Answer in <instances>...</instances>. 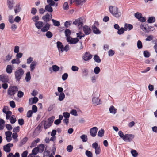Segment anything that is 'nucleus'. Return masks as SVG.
<instances>
[{
	"instance_id": "1",
	"label": "nucleus",
	"mask_w": 157,
	"mask_h": 157,
	"mask_svg": "<svg viewBox=\"0 0 157 157\" xmlns=\"http://www.w3.org/2000/svg\"><path fill=\"white\" fill-rule=\"evenodd\" d=\"M110 13L114 17L116 18L120 17L121 15V13L118 11V8L115 6H110L109 7Z\"/></svg>"
},
{
	"instance_id": "2",
	"label": "nucleus",
	"mask_w": 157,
	"mask_h": 157,
	"mask_svg": "<svg viewBox=\"0 0 157 157\" xmlns=\"http://www.w3.org/2000/svg\"><path fill=\"white\" fill-rule=\"evenodd\" d=\"M55 119V117L52 116L48 118V121H45L44 123V128L46 129L49 128L52 124Z\"/></svg>"
},
{
	"instance_id": "3",
	"label": "nucleus",
	"mask_w": 157,
	"mask_h": 157,
	"mask_svg": "<svg viewBox=\"0 0 157 157\" xmlns=\"http://www.w3.org/2000/svg\"><path fill=\"white\" fill-rule=\"evenodd\" d=\"M18 90V88L17 86H10L8 89V94L10 96H14Z\"/></svg>"
},
{
	"instance_id": "4",
	"label": "nucleus",
	"mask_w": 157,
	"mask_h": 157,
	"mask_svg": "<svg viewBox=\"0 0 157 157\" xmlns=\"http://www.w3.org/2000/svg\"><path fill=\"white\" fill-rule=\"evenodd\" d=\"M85 21V18L84 17H81L76 19L75 21H73V24L77 25L78 28L80 29L83 25V22Z\"/></svg>"
},
{
	"instance_id": "5",
	"label": "nucleus",
	"mask_w": 157,
	"mask_h": 157,
	"mask_svg": "<svg viewBox=\"0 0 157 157\" xmlns=\"http://www.w3.org/2000/svg\"><path fill=\"white\" fill-rule=\"evenodd\" d=\"M24 73L23 70L21 68H20L17 70L15 73V77L16 79L18 81L21 78Z\"/></svg>"
},
{
	"instance_id": "6",
	"label": "nucleus",
	"mask_w": 157,
	"mask_h": 157,
	"mask_svg": "<svg viewBox=\"0 0 157 157\" xmlns=\"http://www.w3.org/2000/svg\"><path fill=\"white\" fill-rule=\"evenodd\" d=\"M92 146L93 148L95 149V153L96 155L100 154L101 152L100 147L97 142L92 144Z\"/></svg>"
},
{
	"instance_id": "7",
	"label": "nucleus",
	"mask_w": 157,
	"mask_h": 157,
	"mask_svg": "<svg viewBox=\"0 0 157 157\" xmlns=\"http://www.w3.org/2000/svg\"><path fill=\"white\" fill-rule=\"evenodd\" d=\"M148 25L146 23H142L140 25V29L145 33H148L149 32L150 29L148 28Z\"/></svg>"
},
{
	"instance_id": "8",
	"label": "nucleus",
	"mask_w": 157,
	"mask_h": 157,
	"mask_svg": "<svg viewBox=\"0 0 157 157\" xmlns=\"http://www.w3.org/2000/svg\"><path fill=\"white\" fill-rule=\"evenodd\" d=\"M134 136L131 134H126L124 135L123 140L125 141L130 142L134 138Z\"/></svg>"
},
{
	"instance_id": "9",
	"label": "nucleus",
	"mask_w": 157,
	"mask_h": 157,
	"mask_svg": "<svg viewBox=\"0 0 157 157\" xmlns=\"http://www.w3.org/2000/svg\"><path fill=\"white\" fill-rule=\"evenodd\" d=\"M92 57V56L89 52H86L83 55L82 58L83 60L85 61L90 60Z\"/></svg>"
},
{
	"instance_id": "10",
	"label": "nucleus",
	"mask_w": 157,
	"mask_h": 157,
	"mask_svg": "<svg viewBox=\"0 0 157 157\" xmlns=\"http://www.w3.org/2000/svg\"><path fill=\"white\" fill-rule=\"evenodd\" d=\"M13 146V144L8 143L3 146V149L5 152L9 153L11 151L10 147Z\"/></svg>"
},
{
	"instance_id": "11",
	"label": "nucleus",
	"mask_w": 157,
	"mask_h": 157,
	"mask_svg": "<svg viewBox=\"0 0 157 157\" xmlns=\"http://www.w3.org/2000/svg\"><path fill=\"white\" fill-rule=\"evenodd\" d=\"M98 25V22H95L92 26V29L94 34H99L101 33V32L96 26V25Z\"/></svg>"
},
{
	"instance_id": "12",
	"label": "nucleus",
	"mask_w": 157,
	"mask_h": 157,
	"mask_svg": "<svg viewBox=\"0 0 157 157\" xmlns=\"http://www.w3.org/2000/svg\"><path fill=\"white\" fill-rule=\"evenodd\" d=\"M98 130V128L96 127L91 128L90 130V135L93 137H95L96 135Z\"/></svg>"
},
{
	"instance_id": "13",
	"label": "nucleus",
	"mask_w": 157,
	"mask_h": 157,
	"mask_svg": "<svg viewBox=\"0 0 157 157\" xmlns=\"http://www.w3.org/2000/svg\"><path fill=\"white\" fill-rule=\"evenodd\" d=\"M93 104L95 105H98L101 104L100 102V99L98 97H93L92 99Z\"/></svg>"
},
{
	"instance_id": "14",
	"label": "nucleus",
	"mask_w": 157,
	"mask_h": 157,
	"mask_svg": "<svg viewBox=\"0 0 157 157\" xmlns=\"http://www.w3.org/2000/svg\"><path fill=\"white\" fill-rule=\"evenodd\" d=\"M52 18V15L51 14H49L48 13H47L45 15L43 16L42 17V19L46 22H49Z\"/></svg>"
},
{
	"instance_id": "15",
	"label": "nucleus",
	"mask_w": 157,
	"mask_h": 157,
	"mask_svg": "<svg viewBox=\"0 0 157 157\" xmlns=\"http://www.w3.org/2000/svg\"><path fill=\"white\" fill-rule=\"evenodd\" d=\"M7 4L8 9L12 10L14 6V0H7Z\"/></svg>"
},
{
	"instance_id": "16",
	"label": "nucleus",
	"mask_w": 157,
	"mask_h": 157,
	"mask_svg": "<svg viewBox=\"0 0 157 157\" xmlns=\"http://www.w3.org/2000/svg\"><path fill=\"white\" fill-rule=\"evenodd\" d=\"M83 30L86 35L90 34L91 31L90 28L87 25H85L83 27Z\"/></svg>"
},
{
	"instance_id": "17",
	"label": "nucleus",
	"mask_w": 157,
	"mask_h": 157,
	"mask_svg": "<svg viewBox=\"0 0 157 157\" xmlns=\"http://www.w3.org/2000/svg\"><path fill=\"white\" fill-rule=\"evenodd\" d=\"M38 101V98L36 97H34L33 98H30L29 101V104L31 105L33 104L36 103Z\"/></svg>"
},
{
	"instance_id": "18",
	"label": "nucleus",
	"mask_w": 157,
	"mask_h": 157,
	"mask_svg": "<svg viewBox=\"0 0 157 157\" xmlns=\"http://www.w3.org/2000/svg\"><path fill=\"white\" fill-rule=\"evenodd\" d=\"M57 47L59 52H63V45L62 43L60 41H58L56 42Z\"/></svg>"
},
{
	"instance_id": "19",
	"label": "nucleus",
	"mask_w": 157,
	"mask_h": 157,
	"mask_svg": "<svg viewBox=\"0 0 157 157\" xmlns=\"http://www.w3.org/2000/svg\"><path fill=\"white\" fill-rule=\"evenodd\" d=\"M35 25L38 29H40L44 25V23L41 21L36 22L35 23Z\"/></svg>"
},
{
	"instance_id": "20",
	"label": "nucleus",
	"mask_w": 157,
	"mask_h": 157,
	"mask_svg": "<svg viewBox=\"0 0 157 157\" xmlns=\"http://www.w3.org/2000/svg\"><path fill=\"white\" fill-rule=\"evenodd\" d=\"M50 25L48 23H46L44 26L41 29V31L42 32H47L49 29Z\"/></svg>"
},
{
	"instance_id": "21",
	"label": "nucleus",
	"mask_w": 157,
	"mask_h": 157,
	"mask_svg": "<svg viewBox=\"0 0 157 157\" xmlns=\"http://www.w3.org/2000/svg\"><path fill=\"white\" fill-rule=\"evenodd\" d=\"M21 6L19 3L16 4L14 7V11L15 14L19 12L21 10Z\"/></svg>"
},
{
	"instance_id": "22",
	"label": "nucleus",
	"mask_w": 157,
	"mask_h": 157,
	"mask_svg": "<svg viewBox=\"0 0 157 157\" xmlns=\"http://www.w3.org/2000/svg\"><path fill=\"white\" fill-rule=\"evenodd\" d=\"M37 65V62L35 61H33L30 65V71H32L35 68L36 65Z\"/></svg>"
},
{
	"instance_id": "23",
	"label": "nucleus",
	"mask_w": 157,
	"mask_h": 157,
	"mask_svg": "<svg viewBox=\"0 0 157 157\" xmlns=\"http://www.w3.org/2000/svg\"><path fill=\"white\" fill-rule=\"evenodd\" d=\"M124 28L125 31H126L128 30H130L132 29L133 26L131 24L126 23L124 25Z\"/></svg>"
},
{
	"instance_id": "24",
	"label": "nucleus",
	"mask_w": 157,
	"mask_h": 157,
	"mask_svg": "<svg viewBox=\"0 0 157 157\" xmlns=\"http://www.w3.org/2000/svg\"><path fill=\"white\" fill-rule=\"evenodd\" d=\"M117 109L113 105L111 106L109 109L110 113L114 114L116 113L117 112Z\"/></svg>"
},
{
	"instance_id": "25",
	"label": "nucleus",
	"mask_w": 157,
	"mask_h": 157,
	"mask_svg": "<svg viewBox=\"0 0 157 157\" xmlns=\"http://www.w3.org/2000/svg\"><path fill=\"white\" fill-rule=\"evenodd\" d=\"M0 80L2 82H7L8 81L7 78L3 75H0Z\"/></svg>"
},
{
	"instance_id": "26",
	"label": "nucleus",
	"mask_w": 157,
	"mask_h": 157,
	"mask_svg": "<svg viewBox=\"0 0 157 157\" xmlns=\"http://www.w3.org/2000/svg\"><path fill=\"white\" fill-rule=\"evenodd\" d=\"M51 6L48 5H46L45 8V10L50 13L52 12L53 10L52 8L51 7Z\"/></svg>"
},
{
	"instance_id": "27",
	"label": "nucleus",
	"mask_w": 157,
	"mask_h": 157,
	"mask_svg": "<svg viewBox=\"0 0 157 157\" xmlns=\"http://www.w3.org/2000/svg\"><path fill=\"white\" fill-rule=\"evenodd\" d=\"M31 75L30 72L29 71L26 74L25 78V79L26 82H29L31 79Z\"/></svg>"
},
{
	"instance_id": "28",
	"label": "nucleus",
	"mask_w": 157,
	"mask_h": 157,
	"mask_svg": "<svg viewBox=\"0 0 157 157\" xmlns=\"http://www.w3.org/2000/svg\"><path fill=\"white\" fill-rule=\"evenodd\" d=\"M93 59L94 61L97 63H100L101 62V59L97 55H95L94 56Z\"/></svg>"
},
{
	"instance_id": "29",
	"label": "nucleus",
	"mask_w": 157,
	"mask_h": 157,
	"mask_svg": "<svg viewBox=\"0 0 157 157\" xmlns=\"http://www.w3.org/2000/svg\"><path fill=\"white\" fill-rule=\"evenodd\" d=\"M38 147V150L40 152H42L44 151L45 146L43 144H41L39 145Z\"/></svg>"
},
{
	"instance_id": "30",
	"label": "nucleus",
	"mask_w": 157,
	"mask_h": 157,
	"mask_svg": "<svg viewBox=\"0 0 157 157\" xmlns=\"http://www.w3.org/2000/svg\"><path fill=\"white\" fill-rule=\"evenodd\" d=\"M12 68L10 65H8L7 66L6 68V72L9 74H10L12 73Z\"/></svg>"
},
{
	"instance_id": "31",
	"label": "nucleus",
	"mask_w": 157,
	"mask_h": 157,
	"mask_svg": "<svg viewBox=\"0 0 157 157\" xmlns=\"http://www.w3.org/2000/svg\"><path fill=\"white\" fill-rule=\"evenodd\" d=\"M39 152L38 149V147H36L33 148L32 150V154L33 155H36Z\"/></svg>"
},
{
	"instance_id": "32",
	"label": "nucleus",
	"mask_w": 157,
	"mask_h": 157,
	"mask_svg": "<svg viewBox=\"0 0 157 157\" xmlns=\"http://www.w3.org/2000/svg\"><path fill=\"white\" fill-rule=\"evenodd\" d=\"M45 35L47 38H51L53 36V34L51 32L48 31L46 33Z\"/></svg>"
},
{
	"instance_id": "33",
	"label": "nucleus",
	"mask_w": 157,
	"mask_h": 157,
	"mask_svg": "<svg viewBox=\"0 0 157 157\" xmlns=\"http://www.w3.org/2000/svg\"><path fill=\"white\" fill-rule=\"evenodd\" d=\"M80 138L82 140L83 142H86L87 140V137L86 135L83 134L81 135Z\"/></svg>"
},
{
	"instance_id": "34",
	"label": "nucleus",
	"mask_w": 157,
	"mask_h": 157,
	"mask_svg": "<svg viewBox=\"0 0 157 157\" xmlns=\"http://www.w3.org/2000/svg\"><path fill=\"white\" fill-rule=\"evenodd\" d=\"M104 133V130L101 129L98 132V135L99 137H101L103 136Z\"/></svg>"
},
{
	"instance_id": "35",
	"label": "nucleus",
	"mask_w": 157,
	"mask_h": 157,
	"mask_svg": "<svg viewBox=\"0 0 157 157\" xmlns=\"http://www.w3.org/2000/svg\"><path fill=\"white\" fill-rule=\"evenodd\" d=\"M11 63L12 64H19L20 63V59H18L16 58L13 59L11 61Z\"/></svg>"
},
{
	"instance_id": "36",
	"label": "nucleus",
	"mask_w": 157,
	"mask_h": 157,
	"mask_svg": "<svg viewBox=\"0 0 157 157\" xmlns=\"http://www.w3.org/2000/svg\"><path fill=\"white\" fill-rule=\"evenodd\" d=\"M143 55L146 58L149 57L151 55L150 52L147 50H145L144 52Z\"/></svg>"
},
{
	"instance_id": "37",
	"label": "nucleus",
	"mask_w": 157,
	"mask_h": 157,
	"mask_svg": "<svg viewBox=\"0 0 157 157\" xmlns=\"http://www.w3.org/2000/svg\"><path fill=\"white\" fill-rule=\"evenodd\" d=\"M124 31H125L124 28L123 27H121L120 29H118L117 33L119 35L122 34L124 33Z\"/></svg>"
},
{
	"instance_id": "38",
	"label": "nucleus",
	"mask_w": 157,
	"mask_h": 157,
	"mask_svg": "<svg viewBox=\"0 0 157 157\" xmlns=\"http://www.w3.org/2000/svg\"><path fill=\"white\" fill-rule=\"evenodd\" d=\"M53 70L55 72L58 71L59 69V67L56 65H53L52 66Z\"/></svg>"
},
{
	"instance_id": "39",
	"label": "nucleus",
	"mask_w": 157,
	"mask_h": 157,
	"mask_svg": "<svg viewBox=\"0 0 157 157\" xmlns=\"http://www.w3.org/2000/svg\"><path fill=\"white\" fill-rule=\"evenodd\" d=\"M131 153L133 157H136L138 155V153L135 150H132L131 151Z\"/></svg>"
},
{
	"instance_id": "40",
	"label": "nucleus",
	"mask_w": 157,
	"mask_h": 157,
	"mask_svg": "<svg viewBox=\"0 0 157 157\" xmlns=\"http://www.w3.org/2000/svg\"><path fill=\"white\" fill-rule=\"evenodd\" d=\"M10 123L11 124H13L14 123L16 122L17 120L15 117H13V116L10 118Z\"/></svg>"
},
{
	"instance_id": "41",
	"label": "nucleus",
	"mask_w": 157,
	"mask_h": 157,
	"mask_svg": "<svg viewBox=\"0 0 157 157\" xmlns=\"http://www.w3.org/2000/svg\"><path fill=\"white\" fill-rule=\"evenodd\" d=\"M65 97V96L63 93H60L59 97V100L60 101H62L64 99Z\"/></svg>"
},
{
	"instance_id": "42",
	"label": "nucleus",
	"mask_w": 157,
	"mask_h": 157,
	"mask_svg": "<svg viewBox=\"0 0 157 157\" xmlns=\"http://www.w3.org/2000/svg\"><path fill=\"white\" fill-rule=\"evenodd\" d=\"M137 45L139 49H141L143 47V45L141 41L138 40L137 42Z\"/></svg>"
},
{
	"instance_id": "43",
	"label": "nucleus",
	"mask_w": 157,
	"mask_h": 157,
	"mask_svg": "<svg viewBox=\"0 0 157 157\" xmlns=\"http://www.w3.org/2000/svg\"><path fill=\"white\" fill-rule=\"evenodd\" d=\"M28 139L26 137H25L20 142V146H21L24 144L27 141Z\"/></svg>"
},
{
	"instance_id": "44",
	"label": "nucleus",
	"mask_w": 157,
	"mask_h": 157,
	"mask_svg": "<svg viewBox=\"0 0 157 157\" xmlns=\"http://www.w3.org/2000/svg\"><path fill=\"white\" fill-rule=\"evenodd\" d=\"M52 21L54 25L55 26H59L60 25V22L59 21L55 20L53 19L52 20Z\"/></svg>"
},
{
	"instance_id": "45",
	"label": "nucleus",
	"mask_w": 157,
	"mask_h": 157,
	"mask_svg": "<svg viewBox=\"0 0 157 157\" xmlns=\"http://www.w3.org/2000/svg\"><path fill=\"white\" fill-rule=\"evenodd\" d=\"M100 71V68L98 67H96L94 68V73L96 74H97L99 73Z\"/></svg>"
},
{
	"instance_id": "46",
	"label": "nucleus",
	"mask_w": 157,
	"mask_h": 157,
	"mask_svg": "<svg viewBox=\"0 0 157 157\" xmlns=\"http://www.w3.org/2000/svg\"><path fill=\"white\" fill-rule=\"evenodd\" d=\"M155 21V18L154 17H150L147 20V21L149 23H152Z\"/></svg>"
},
{
	"instance_id": "47",
	"label": "nucleus",
	"mask_w": 157,
	"mask_h": 157,
	"mask_svg": "<svg viewBox=\"0 0 157 157\" xmlns=\"http://www.w3.org/2000/svg\"><path fill=\"white\" fill-rule=\"evenodd\" d=\"M79 41V39L78 38H72L71 44H76Z\"/></svg>"
},
{
	"instance_id": "48",
	"label": "nucleus",
	"mask_w": 157,
	"mask_h": 157,
	"mask_svg": "<svg viewBox=\"0 0 157 157\" xmlns=\"http://www.w3.org/2000/svg\"><path fill=\"white\" fill-rule=\"evenodd\" d=\"M12 112L10 111H9L8 112V113H6V119L7 120H8L9 119H10V118L11 116L12 115Z\"/></svg>"
},
{
	"instance_id": "49",
	"label": "nucleus",
	"mask_w": 157,
	"mask_h": 157,
	"mask_svg": "<svg viewBox=\"0 0 157 157\" xmlns=\"http://www.w3.org/2000/svg\"><path fill=\"white\" fill-rule=\"evenodd\" d=\"M85 154L87 157H92L93 156L92 153L88 150L86 151Z\"/></svg>"
},
{
	"instance_id": "50",
	"label": "nucleus",
	"mask_w": 157,
	"mask_h": 157,
	"mask_svg": "<svg viewBox=\"0 0 157 157\" xmlns=\"http://www.w3.org/2000/svg\"><path fill=\"white\" fill-rule=\"evenodd\" d=\"M47 2L48 5L54 6L55 4V2L53 0H47Z\"/></svg>"
},
{
	"instance_id": "51",
	"label": "nucleus",
	"mask_w": 157,
	"mask_h": 157,
	"mask_svg": "<svg viewBox=\"0 0 157 157\" xmlns=\"http://www.w3.org/2000/svg\"><path fill=\"white\" fill-rule=\"evenodd\" d=\"M73 148V147L72 145H69L67 147V151L69 152H71L72 151Z\"/></svg>"
},
{
	"instance_id": "52",
	"label": "nucleus",
	"mask_w": 157,
	"mask_h": 157,
	"mask_svg": "<svg viewBox=\"0 0 157 157\" xmlns=\"http://www.w3.org/2000/svg\"><path fill=\"white\" fill-rule=\"evenodd\" d=\"M63 8L64 10H67L69 9V6L67 2H66L64 3Z\"/></svg>"
},
{
	"instance_id": "53",
	"label": "nucleus",
	"mask_w": 157,
	"mask_h": 157,
	"mask_svg": "<svg viewBox=\"0 0 157 157\" xmlns=\"http://www.w3.org/2000/svg\"><path fill=\"white\" fill-rule=\"evenodd\" d=\"M108 54L109 56H112L114 54L115 52L113 50L110 49L108 51Z\"/></svg>"
},
{
	"instance_id": "54",
	"label": "nucleus",
	"mask_w": 157,
	"mask_h": 157,
	"mask_svg": "<svg viewBox=\"0 0 157 157\" xmlns=\"http://www.w3.org/2000/svg\"><path fill=\"white\" fill-rule=\"evenodd\" d=\"M65 36L67 37L69 36L71 34V31L68 29H66L65 31Z\"/></svg>"
},
{
	"instance_id": "55",
	"label": "nucleus",
	"mask_w": 157,
	"mask_h": 157,
	"mask_svg": "<svg viewBox=\"0 0 157 157\" xmlns=\"http://www.w3.org/2000/svg\"><path fill=\"white\" fill-rule=\"evenodd\" d=\"M33 113V112L32 110H29L27 112L26 117L28 118H30L32 117Z\"/></svg>"
},
{
	"instance_id": "56",
	"label": "nucleus",
	"mask_w": 157,
	"mask_h": 157,
	"mask_svg": "<svg viewBox=\"0 0 157 157\" xmlns=\"http://www.w3.org/2000/svg\"><path fill=\"white\" fill-rule=\"evenodd\" d=\"M63 115L65 118H68L69 117L70 115L67 112H64L63 113Z\"/></svg>"
},
{
	"instance_id": "57",
	"label": "nucleus",
	"mask_w": 157,
	"mask_h": 157,
	"mask_svg": "<svg viewBox=\"0 0 157 157\" xmlns=\"http://www.w3.org/2000/svg\"><path fill=\"white\" fill-rule=\"evenodd\" d=\"M142 16V14L141 13L138 12H137L135 13L134 14L135 17L138 20Z\"/></svg>"
},
{
	"instance_id": "58",
	"label": "nucleus",
	"mask_w": 157,
	"mask_h": 157,
	"mask_svg": "<svg viewBox=\"0 0 157 157\" xmlns=\"http://www.w3.org/2000/svg\"><path fill=\"white\" fill-rule=\"evenodd\" d=\"M70 113L72 115L75 116H77L78 115L77 113V111L75 109H72V110Z\"/></svg>"
},
{
	"instance_id": "59",
	"label": "nucleus",
	"mask_w": 157,
	"mask_h": 157,
	"mask_svg": "<svg viewBox=\"0 0 157 157\" xmlns=\"http://www.w3.org/2000/svg\"><path fill=\"white\" fill-rule=\"evenodd\" d=\"M9 109L8 107L7 106H4L2 110L3 112L5 114H6L8 112H9Z\"/></svg>"
},
{
	"instance_id": "60",
	"label": "nucleus",
	"mask_w": 157,
	"mask_h": 157,
	"mask_svg": "<svg viewBox=\"0 0 157 157\" xmlns=\"http://www.w3.org/2000/svg\"><path fill=\"white\" fill-rule=\"evenodd\" d=\"M32 20L36 23V22H38V21L39 20V17L38 16H36L33 17L32 18Z\"/></svg>"
},
{
	"instance_id": "61",
	"label": "nucleus",
	"mask_w": 157,
	"mask_h": 157,
	"mask_svg": "<svg viewBox=\"0 0 157 157\" xmlns=\"http://www.w3.org/2000/svg\"><path fill=\"white\" fill-rule=\"evenodd\" d=\"M68 76V74L67 73H65L62 76V79L63 81H65L67 78Z\"/></svg>"
},
{
	"instance_id": "62",
	"label": "nucleus",
	"mask_w": 157,
	"mask_h": 157,
	"mask_svg": "<svg viewBox=\"0 0 157 157\" xmlns=\"http://www.w3.org/2000/svg\"><path fill=\"white\" fill-rule=\"evenodd\" d=\"M13 17L12 15H10L9 16V21L10 23L12 24L13 23L14 21L13 20Z\"/></svg>"
},
{
	"instance_id": "63",
	"label": "nucleus",
	"mask_w": 157,
	"mask_h": 157,
	"mask_svg": "<svg viewBox=\"0 0 157 157\" xmlns=\"http://www.w3.org/2000/svg\"><path fill=\"white\" fill-rule=\"evenodd\" d=\"M33 112L36 113L37 111V106L34 105H33L32 107V110Z\"/></svg>"
},
{
	"instance_id": "64",
	"label": "nucleus",
	"mask_w": 157,
	"mask_h": 157,
	"mask_svg": "<svg viewBox=\"0 0 157 157\" xmlns=\"http://www.w3.org/2000/svg\"><path fill=\"white\" fill-rule=\"evenodd\" d=\"M19 51V47L18 46H16L14 47V52L15 53H18Z\"/></svg>"
}]
</instances>
